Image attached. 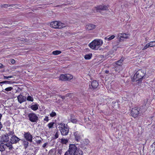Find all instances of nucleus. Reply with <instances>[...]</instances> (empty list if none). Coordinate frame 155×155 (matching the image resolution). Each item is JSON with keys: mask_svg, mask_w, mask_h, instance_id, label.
<instances>
[{"mask_svg": "<svg viewBox=\"0 0 155 155\" xmlns=\"http://www.w3.org/2000/svg\"><path fill=\"white\" fill-rule=\"evenodd\" d=\"M58 126L62 135L66 136L68 134L69 132V129L67 124L65 125L64 123H61L58 124Z\"/></svg>", "mask_w": 155, "mask_h": 155, "instance_id": "nucleus-1", "label": "nucleus"}, {"mask_svg": "<svg viewBox=\"0 0 155 155\" xmlns=\"http://www.w3.org/2000/svg\"><path fill=\"white\" fill-rule=\"evenodd\" d=\"M103 42L101 39H96L89 45V47L94 50H97L103 44Z\"/></svg>", "mask_w": 155, "mask_h": 155, "instance_id": "nucleus-2", "label": "nucleus"}, {"mask_svg": "<svg viewBox=\"0 0 155 155\" xmlns=\"http://www.w3.org/2000/svg\"><path fill=\"white\" fill-rule=\"evenodd\" d=\"M145 75V73L144 71L139 70L137 71L134 75L132 79V81L133 82L137 81H141Z\"/></svg>", "mask_w": 155, "mask_h": 155, "instance_id": "nucleus-3", "label": "nucleus"}, {"mask_svg": "<svg viewBox=\"0 0 155 155\" xmlns=\"http://www.w3.org/2000/svg\"><path fill=\"white\" fill-rule=\"evenodd\" d=\"M51 27L56 29H61L65 27L64 24L59 21H55L50 23Z\"/></svg>", "mask_w": 155, "mask_h": 155, "instance_id": "nucleus-4", "label": "nucleus"}, {"mask_svg": "<svg viewBox=\"0 0 155 155\" xmlns=\"http://www.w3.org/2000/svg\"><path fill=\"white\" fill-rule=\"evenodd\" d=\"M77 147L75 144H70L68 151L70 152V154L71 155H79V153H77Z\"/></svg>", "mask_w": 155, "mask_h": 155, "instance_id": "nucleus-5", "label": "nucleus"}, {"mask_svg": "<svg viewBox=\"0 0 155 155\" xmlns=\"http://www.w3.org/2000/svg\"><path fill=\"white\" fill-rule=\"evenodd\" d=\"M73 78L72 75L69 74H62L59 78V80L62 81H69Z\"/></svg>", "mask_w": 155, "mask_h": 155, "instance_id": "nucleus-6", "label": "nucleus"}, {"mask_svg": "<svg viewBox=\"0 0 155 155\" xmlns=\"http://www.w3.org/2000/svg\"><path fill=\"white\" fill-rule=\"evenodd\" d=\"M29 120L32 122H36L38 119V117L34 113H30L28 116Z\"/></svg>", "mask_w": 155, "mask_h": 155, "instance_id": "nucleus-7", "label": "nucleus"}, {"mask_svg": "<svg viewBox=\"0 0 155 155\" xmlns=\"http://www.w3.org/2000/svg\"><path fill=\"white\" fill-rule=\"evenodd\" d=\"M23 136L26 139V140L31 142H32L33 137L30 132H25Z\"/></svg>", "mask_w": 155, "mask_h": 155, "instance_id": "nucleus-8", "label": "nucleus"}, {"mask_svg": "<svg viewBox=\"0 0 155 155\" xmlns=\"http://www.w3.org/2000/svg\"><path fill=\"white\" fill-rule=\"evenodd\" d=\"M128 38V35L125 33H119L117 35V38L120 42L123 41L122 38L127 39Z\"/></svg>", "mask_w": 155, "mask_h": 155, "instance_id": "nucleus-9", "label": "nucleus"}, {"mask_svg": "<svg viewBox=\"0 0 155 155\" xmlns=\"http://www.w3.org/2000/svg\"><path fill=\"white\" fill-rule=\"evenodd\" d=\"M139 114V111L138 108L136 107L132 108L131 114L132 117H136L138 116Z\"/></svg>", "mask_w": 155, "mask_h": 155, "instance_id": "nucleus-10", "label": "nucleus"}, {"mask_svg": "<svg viewBox=\"0 0 155 155\" xmlns=\"http://www.w3.org/2000/svg\"><path fill=\"white\" fill-rule=\"evenodd\" d=\"M96 25L91 24H87L86 25L85 28L87 30H92L96 28Z\"/></svg>", "mask_w": 155, "mask_h": 155, "instance_id": "nucleus-11", "label": "nucleus"}, {"mask_svg": "<svg viewBox=\"0 0 155 155\" xmlns=\"http://www.w3.org/2000/svg\"><path fill=\"white\" fill-rule=\"evenodd\" d=\"M17 99L18 101L20 103H21L26 101V97L20 94L18 96Z\"/></svg>", "mask_w": 155, "mask_h": 155, "instance_id": "nucleus-12", "label": "nucleus"}, {"mask_svg": "<svg viewBox=\"0 0 155 155\" xmlns=\"http://www.w3.org/2000/svg\"><path fill=\"white\" fill-rule=\"evenodd\" d=\"M20 139L16 136H13L10 139V142L11 143H15L19 141Z\"/></svg>", "mask_w": 155, "mask_h": 155, "instance_id": "nucleus-13", "label": "nucleus"}, {"mask_svg": "<svg viewBox=\"0 0 155 155\" xmlns=\"http://www.w3.org/2000/svg\"><path fill=\"white\" fill-rule=\"evenodd\" d=\"M98 85V82L96 81H94L92 82L91 85H89V87L91 89H94L97 88Z\"/></svg>", "mask_w": 155, "mask_h": 155, "instance_id": "nucleus-14", "label": "nucleus"}, {"mask_svg": "<svg viewBox=\"0 0 155 155\" xmlns=\"http://www.w3.org/2000/svg\"><path fill=\"white\" fill-rule=\"evenodd\" d=\"M97 12H99V10H108V7L106 5H99L95 7Z\"/></svg>", "mask_w": 155, "mask_h": 155, "instance_id": "nucleus-15", "label": "nucleus"}, {"mask_svg": "<svg viewBox=\"0 0 155 155\" xmlns=\"http://www.w3.org/2000/svg\"><path fill=\"white\" fill-rule=\"evenodd\" d=\"M74 135L76 140L77 141H79L81 139V135L78 133V132H76L74 133Z\"/></svg>", "mask_w": 155, "mask_h": 155, "instance_id": "nucleus-16", "label": "nucleus"}, {"mask_svg": "<svg viewBox=\"0 0 155 155\" xmlns=\"http://www.w3.org/2000/svg\"><path fill=\"white\" fill-rule=\"evenodd\" d=\"M6 148V145L3 143H1L0 144V151L1 152L4 151Z\"/></svg>", "mask_w": 155, "mask_h": 155, "instance_id": "nucleus-17", "label": "nucleus"}, {"mask_svg": "<svg viewBox=\"0 0 155 155\" xmlns=\"http://www.w3.org/2000/svg\"><path fill=\"white\" fill-rule=\"evenodd\" d=\"M9 138L8 137V135L5 134L2 137V139L3 140V141L5 142H8L9 140Z\"/></svg>", "mask_w": 155, "mask_h": 155, "instance_id": "nucleus-18", "label": "nucleus"}, {"mask_svg": "<svg viewBox=\"0 0 155 155\" xmlns=\"http://www.w3.org/2000/svg\"><path fill=\"white\" fill-rule=\"evenodd\" d=\"M38 105L37 104L32 105L31 107V108L34 110H36L38 109Z\"/></svg>", "mask_w": 155, "mask_h": 155, "instance_id": "nucleus-19", "label": "nucleus"}, {"mask_svg": "<svg viewBox=\"0 0 155 155\" xmlns=\"http://www.w3.org/2000/svg\"><path fill=\"white\" fill-rule=\"evenodd\" d=\"M115 36L114 35H112V36L109 37V36H107L106 37H105L104 38V39L105 40H107L108 41H110L113 39H114L115 38Z\"/></svg>", "mask_w": 155, "mask_h": 155, "instance_id": "nucleus-20", "label": "nucleus"}, {"mask_svg": "<svg viewBox=\"0 0 155 155\" xmlns=\"http://www.w3.org/2000/svg\"><path fill=\"white\" fill-rule=\"evenodd\" d=\"M61 140V142L63 144H66L68 142V140L67 139L62 138Z\"/></svg>", "mask_w": 155, "mask_h": 155, "instance_id": "nucleus-21", "label": "nucleus"}, {"mask_svg": "<svg viewBox=\"0 0 155 155\" xmlns=\"http://www.w3.org/2000/svg\"><path fill=\"white\" fill-rule=\"evenodd\" d=\"M124 60V59L121 58L119 60L117 61L116 62V64L118 66H120L122 64V62Z\"/></svg>", "mask_w": 155, "mask_h": 155, "instance_id": "nucleus-22", "label": "nucleus"}, {"mask_svg": "<svg viewBox=\"0 0 155 155\" xmlns=\"http://www.w3.org/2000/svg\"><path fill=\"white\" fill-rule=\"evenodd\" d=\"M92 57V54H86L84 56V58L86 60H89Z\"/></svg>", "mask_w": 155, "mask_h": 155, "instance_id": "nucleus-23", "label": "nucleus"}, {"mask_svg": "<svg viewBox=\"0 0 155 155\" xmlns=\"http://www.w3.org/2000/svg\"><path fill=\"white\" fill-rule=\"evenodd\" d=\"M28 141L26 140V141H24L23 142V145L24 146L25 148V149L28 147Z\"/></svg>", "mask_w": 155, "mask_h": 155, "instance_id": "nucleus-24", "label": "nucleus"}, {"mask_svg": "<svg viewBox=\"0 0 155 155\" xmlns=\"http://www.w3.org/2000/svg\"><path fill=\"white\" fill-rule=\"evenodd\" d=\"M61 51L58 50H56L52 52V54L54 55H57L61 54Z\"/></svg>", "mask_w": 155, "mask_h": 155, "instance_id": "nucleus-25", "label": "nucleus"}, {"mask_svg": "<svg viewBox=\"0 0 155 155\" xmlns=\"http://www.w3.org/2000/svg\"><path fill=\"white\" fill-rule=\"evenodd\" d=\"M12 83V81H3L0 82V84H11Z\"/></svg>", "mask_w": 155, "mask_h": 155, "instance_id": "nucleus-26", "label": "nucleus"}, {"mask_svg": "<svg viewBox=\"0 0 155 155\" xmlns=\"http://www.w3.org/2000/svg\"><path fill=\"white\" fill-rule=\"evenodd\" d=\"M150 47L155 46V41H152L149 43Z\"/></svg>", "mask_w": 155, "mask_h": 155, "instance_id": "nucleus-27", "label": "nucleus"}, {"mask_svg": "<svg viewBox=\"0 0 155 155\" xmlns=\"http://www.w3.org/2000/svg\"><path fill=\"white\" fill-rule=\"evenodd\" d=\"M27 100L28 101H33V98L32 97L28 96L27 97Z\"/></svg>", "mask_w": 155, "mask_h": 155, "instance_id": "nucleus-28", "label": "nucleus"}, {"mask_svg": "<svg viewBox=\"0 0 155 155\" xmlns=\"http://www.w3.org/2000/svg\"><path fill=\"white\" fill-rule=\"evenodd\" d=\"M54 124V122H51L48 124V126L49 128H51L52 127L53 124Z\"/></svg>", "mask_w": 155, "mask_h": 155, "instance_id": "nucleus-29", "label": "nucleus"}, {"mask_svg": "<svg viewBox=\"0 0 155 155\" xmlns=\"http://www.w3.org/2000/svg\"><path fill=\"white\" fill-rule=\"evenodd\" d=\"M150 47V45L149 43L146 44V45L142 49V50H144L147 49L148 48Z\"/></svg>", "mask_w": 155, "mask_h": 155, "instance_id": "nucleus-30", "label": "nucleus"}, {"mask_svg": "<svg viewBox=\"0 0 155 155\" xmlns=\"http://www.w3.org/2000/svg\"><path fill=\"white\" fill-rule=\"evenodd\" d=\"M13 89V87H9L6 88L5 90L7 91H11Z\"/></svg>", "mask_w": 155, "mask_h": 155, "instance_id": "nucleus-31", "label": "nucleus"}, {"mask_svg": "<svg viewBox=\"0 0 155 155\" xmlns=\"http://www.w3.org/2000/svg\"><path fill=\"white\" fill-rule=\"evenodd\" d=\"M50 115L51 117H54L56 115V114L55 112H52L50 114Z\"/></svg>", "mask_w": 155, "mask_h": 155, "instance_id": "nucleus-32", "label": "nucleus"}, {"mask_svg": "<svg viewBox=\"0 0 155 155\" xmlns=\"http://www.w3.org/2000/svg\"><path fill=\"white\" fill-rule=\"evenodd\" d=\"M89 141L88 139H85L84 142V144L86 145H87L89 144Z\"/></svg>", "mask_w": 155, "mask_h": 155, "instance_id": "nucleus-33", "label": "nucleus"}, {"mask_svg": "<svg viewBox=\"0 0 155 155\" xmlns=\"http://www.w3.org/2000/svg\"><path fill=\"white\" fill-rule=\"evenodd\" d=\"M58 132H57L54 135L55 137L54 138L57 139L58 137Z\"/></svg>", "mask_w": 155, "mask_h": 155, "instance_id": "nucleus-34", "label": "nucleus"}, {"mask_svg": "<svg viewBox=\"0 0 155 155\" xmlns=\"http://www.w3.org/2000/svg\"><path fill=\"white\" fill-rule=\"evenodd\" d=\"M14 134V132L13 131H10L7 135H8V136H11Z\"/></svg>", "mask_w": 155, "mask_h": 155, "instance_id": "nucleus-35", "label": "nucleus"}, {"mask_svg": "<svg viewBox=\"0 0 155 155\" xmlns=\"http://www.w3.org/2000/svg\"><path fill=\"white\" fill-rule=\"evenodd\" d=\"M71 121L72 123H76L77 122V120L75 119H71Z\"/></svg>", "mask_w": 155, "mask_h": 155, "instance_id": "nucleus-36", "label": "nucleus"}, {"mask_svg": "<svg viewBox=\"0 0 155 155\" xmlns=\"http://www.w3.org/2000/svg\"><path fill=\"white\" fill-rule=\"evenodd\" d=\"M10 61L11 63L13 64H14L15 62V60L13 59H11Z\"/></svg>", "mask_w": 155, "mask_h": 155, "instance_id": "nucleus-37", "label": "nucleus"}, {"mask_svg": "<svg viewBox=\"0 0 155 155\" xmlns=\"http://www.w3.org/2000/svg\"><path fill=\"white\" fill-rule=\"evenodd\" d=\"M114 69L117 72L119 70V68L118 67L116 66L115 67Z\"/></svg>", "mask_w": 155, "mask_h": 155, "instance_id": "nucleus-38", "label": "nucleus"}, {"mask_svg": "<svg viewBox=\"0 0 155 155\" xmlns=\"http://www.w3.org/2000/svg\"><path fill=\"white\" fill-rule=\"evenodd\" d=\"M12 143H6L5 144V145H6V147H9L10 146H11L12 144Z\"/></svg>", "mask_w": 155, "mask_h": 155, "instance_id": "nucleus-39", "label": "nucleus"}, {"mask_svg": "<svg viewBox=\"0 0 155 155\" xmlns=\"http://www.w3.org/2000/svg\"><path fill=\"white\" fill-rule=\"evenodd\" d=\"M48 117H45V118L44 119V120L45 121H48Z\"/></svg>", "mask_w": 155, "mask_h": 155, "instance_id": "nucleus-40", "label": "nucleus"}, {"mask_svg": "<svg viewBox=\"0 0 155 155\" xmlns=\"http://www.w3.org/2000/svg\"><path fill=\"white\" fill-rule=\"evenodd\" d=\"M47 144L48 143H45L42 146L43 147V148H45Z\"/></svg>", "mask_w": 155, "mask_h": 155, "instance_id": "nucleus-41", "label": "nucleus"}, {"mask_svg": "<svg viewBox=\"0 0 155 155\" xmlns=\"http://www.w3.org/2000/svg\"><path fill=\"white\" fill-rule=\"evenodd\" d=\"M70 154V152H69L68 151H66L64 155H69Z\"/></svg>", "mask_w": 155, "mask_h": 155, "instance_id": "nucleus-42", "label": "nucleus"}, {"mask_svg": "<svg viewBox=\"0 0 155 155\" xmlns=\"http://www.w3.org/2000/svg\"><path fill=\"white\" fill-rule=\"evenodd\" d=\"M41 142V140H38L36 141V143L38 144H40Z\"/></svg>", "mask_w": 155, "mask_h": 155, "instance_id": "nucleus-43", "label": "nucleus"}, {"mask_svg": "<svg viewBox=\"0 0 155 155\" xmlns=\"http://www.w3.org/2000/svg\"><path fill=\"white\" fill-rule=\"evenodd\" d=\"M8 147L9 148V150H12V149L13 148V147H12V145Z\"/></svg>", "mask_w": 155, "mask_h": 155, "instance_id": "nucleus-44", "label": "nucleus"}, {"mask_svg": "<svg viewBox=\"0 0 155 155\" xmlns=\"http://www.w3.org/2000/svg\"><path fill=\"white\" fill-rule=\"evenodd\" d=\"M4 78V79H8V76H6L4 75L3 76Z\"/></svg>", "mask_w": 155, "mask_h": 155, "instance_id": "nucleus-45", "label": "nucleus"}, {"mask_svg": "<svg viewBox=\"0 0 155 155\" xmlns=\"http://www.w3.org/2000/svg\"><path fill=\"white\" fill-rule=\"evenodd\" d=\"M3 65L2 64H0V68H1L3 67Z\"/></svg>", "mask_w": 155, "mask_h": 155, "instance_id": "nucleus-46", "label": "nucleus"}, {"mask_svg": "<svg viewBox=\"0 0 155 155\" xmlns=\"http://www.w3.org/2000/svg\"><path fill=\"white\" fill-rule=\"evenodd\" d=\"M109 73V71H108L106 70L105 71V73L106 74H108Z\"/></svg>", "mask_w": 155, "mask_h": 155, "instance_id": "nucleus-47", "label": "nucleus"}, {"mask_svg": "<svg viewBox=\"0 0 155 155\" xmlns=\"http://www.w3.org/2000/svg\"><path fill=\"white\" fill-rule=\"evenodd\" d=\"M8 78H11L13 77V76H8Z\"/></svg>", "mask_w": 155, "mask_h": 155, "instance_id": "nucleus-48", "label": "nucleus"}, {"mask_svg": "<svg viewBox=\"0 0 155 155\" xmlns=\"http://www.w3.org/2000/svg\"><path fill=\"white\" fill-rule=\"evenodd\" d=\"M153 144H154L155 145V142H154L153 143Z\"/></svg>", "mask_w": 155, "mask_h": 155, "instance_id": "nucleus-49", "label": "nucleus"}, {"mask_svg": "<svg viewBox=\"0 0 155 155\" xmlns=\"http://www.w3.org/2000/svg\"><path fill=\"white\" fill-rule=\"evenodd\" d=\"M64 97H62V99H64Z\"/></svg>", "mask_w": 155, "mask_h": 155, "instance_id": "nucleus-50", "label": "nucleus"}, {"mask_svg": "<svg viewBox=\"0 0 155 155\" xmlns=\"http://www.w3.org/2000/svg\"><path fill=\"white\" fill-rule=\"evenodd\" d=\"M147 101H146V102H145V103H147Z\"/></svg>", "mask_w": 155, "mask_h": 155, "instance_id": "nucleus-51", "label": "nucleus"}, {"mask_svg": "<svg viewBox=\"0 0 155 155\" xmlns=\"http://www.w3.org/2000/svg\"><path fill=\"white\" fill-rule=\"evenodd\" d=\"M3 91L5 93V92L4 91Z\"/></svg>", "mask_w": 155, "mask_h": 155, "instance_id": "nucleus-52", "label": "nucleus"}]
</instances>
